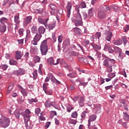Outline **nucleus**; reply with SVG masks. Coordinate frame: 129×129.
I'll list each match as a JSON object with an SVG mask.
<instances>
[{
    "label": "nucleus",
    "instance_id": "338daca9",
    "mask_svg": "<svg viewBox=\"0 0 129 129\" xmlns=\"http://www.w3.org/2000/svg\"><path fill=\"white\" fill-rule=\"evenodd\" d=\"M73 108H74L73 106H70L67 107V111H68V112H71V110H72V109H73Z\"/></svg>",
    "mask_w": 129,
    "mask_h": 129
},
{
    "label": "nucleus",
    "instance_id": "4be33fe9",
    "mask_svg": "<svg viewBox=\"0 0 129 129\" xmlns=\"http://www.w3.org/2000/svg\"><path fill=\"white\" fill-rule=\"evenodd\" d=\"M31 21H32V16H28L24 19V24H25V25H28V24L31 23Z\"/></svg>",
    "mask_w": 129,
    "mask_h": 129
},
{
    "label": "nucleus",
    "instance_id": "5701e85b",
    "mask_svg": "<svg viewBox=\"0 0 129 129\" xmlns=\"http://www.w3.org/2000/svg\"><path fill=\"white\" fill-rule=\"evenodd\" d=\"M103 66H105L106 67H109V66H110V65L109 64V60L108 59V57L104 60L103 62Z\"/></svg>",
    "mask_w": 129,
    "mask_h": 129
},
{
    "label": "nucleus",
    "instance_id": "79ce46f5",
    "mask_svg": "<svg viewBox=\"0 0 129 129\" xmlns=\"http://www.w3.org/2000/svg\"><path fill=\"white\" fill-rule=\"evenodd\" d=\"M69 123H70L71 124H76V123H77V121L73 119H70L69 120Z\"/></svg>",
    "mask_w": 129,
    "mask_h": 129
},
{
    "label": "nucleus",
    "instance_id": "ddd939ff",
    "mask_svg": "<svg viewBox=\"0 0 129 129\" xmlns=\"http://www.w3.org/2000/svg\"><path fill=\"white\" fill-rule=\"evenodd\" d=\"M49 21V19H43L40 17L38 18V22L39 24H41L42 25H44L45 26H46V24L48 23Z\"/></svg>",
    "mask_w": 129,
    "mask_h": 129
},
{
    "label": "nucleus",
    "instance_id": "412c9836",
    "mask_svg": "<svg viewBox=\"0 0 129 129\" xmlns=\"http://www.w3.org/2000/svg\"><path fill=\"white\" fill-rule=\"evenodd\" d=\"M38 33L40 35H43L45 34V32H46V28L43 26H40L38 29Z\"/></svg>",
    "mask_w": 129,
    "mask_h": 129
},
{
    "label": "nucleus",
    "instance_id": "f8f14e48",
    "mask_svg": "<svg viewBox=\"0 0 129 129\" xmlns=\"http://www.w3.org/2000/svg\"><path fill=\"white\" fill-rule=\"evenodd\" d=\"M104 35L105 36V39L108 42H110L112 37V32L110 31H108L104 33Z\"/></svg>",
    "mask_w": 129,
    "mask_h": 129
},
{
    "label": "nucleus",
    "instance_id": "393cba45",
    "mask_svg": "<svg viewBox=\"0 0 129 129\" xmlns=\"http://www.w3.org/2000/svg\"><path fill=\"white\" fill-rule=\"evenodd\" d=\"M114 45H116L117 46H119L122 44V40L121 39H117L113 41Z\"/></svg>",
    "mask_w": 129,
    "mask_h": 129
},
{
    "label": "nucleus",
    "instance_id": "f257e3e1",
    "mask_svg": "<svg viewBox=\"0 0 129 129\" xmlns=\"http://www.w3.org/2000/svg\"><path fill=\"white\" fill-rule=\"evenodd\" d=\"M47 39H45L42 41L40 44V51L41 54L43 55H46L47 52H48V45H47Z\"/></svg>",
    "mask_w": 129,
    "mask_h": 129
},
{
    "label": "nucleus",
    "instance_id": "a878e982",
    "mask_svg": "<svg viewBox=\"0 0 129 129\" xmlns=\"http://www.w3.org/2000/svg\"><path fill=\"white\" fill-rule=\"evenodd\" d=\"M100 38H101V32H96L94 35V39H98V41L99 42Z\"/></svg>",
    "mask_w": 129,
    "mask_h": 129
},
{
    "label": "nucleus",
    "instance_id": "1a4fd4ad",
    "mask_svg": "<svg viewBox=\"0 0 129 129\" xmlns=\"http://www.w3.org/2000/svg\"><path fill=\"white\" fill-rule=\"evenodd\" d=\"M66 9L67 10V17L68 18H70V15H71V10L72 9V4L71 2H68L67 6Z\"/></svg>",
    "mask_w": 129,
    "mask_h": 129
},
{
    "label": "nucleus",
    "instance_id": "ea45409f",
    "mask_svg": "<svg viewBox=\"0 0 129 129\" xmlns=\"http://www.w3.org/2000/svg\"><path fill=\"white\" fill-rule=\"evenodd\" d=\"M102 10H103L104 12H108V11H110V8L108 6H104L103 7Z\"/></svg>",
    "mask_w": 129,
    "mask_h": 129
},
{
    "label": "nucleus",
    "instance_id": "0e129e2a",
    "mask_svg": "<svg viewBox=\"0 0 129 129\" xmlns=\"http://www.w3.org/2000/svg\"><path fill=\"white\" fill-rule=\"evenodd\" d=\"M39 2L43 5H47V4H48V1H47V0H39Z\"/></svg>",
    "mask_w": 129,
    "mask_h": 129
},
{
    "label": "nucleus",
    "instance_id": "bf43d9fd",
    "mask_svg": "<svg viewBox=\"0 0 129 129\" xmlns=\"http://www.w3.org/2000/svg\"><path fill=\"white\" fill-rule=\"evenodd\" d=\"M24 29H20L19 30V35H20V36H23V35H24Z\"/></svg>",
    "mask_w": 129,
    "mask_h": 129
},
{
    "label": "nucleus",
    "instance_id": "bb28decb",
    "mask_svg": "<svg viewBox=\"0 0 129 129\" xmlns=\"http://www.w3.org/2000/svg\"><path fill=\"white\" fill-rule=\"evenodd\" d=\"M73 32H74L75 33H76L77 35H79L81 33V29L79 28H74L73 29Z\"/></svg>",
    "mask_w": 129,
    "mask_h": 129
},
{
    "label": "nucleus",
    "instance_id": "dca6fc26",
    "mask_svg": "<svg viewBox=\"0 0 129 129\" xmlns=\"http://www.w3.org/2000/svg\"><path fill=\"white\" fill-rule=\"evenodd\" d=\"M24 122L27 129H31L32 127H33V125L31 124V121H30V119L24 120Z\"/></svg>",
    "mask_w": 129,
    "mask_h": 129
},
{
    "label": "nucleus",
    "instance_id": "c85d7f7f",
    "mask_svg": "<svg viewBox=\"0 0 129 129\" xmlns=\"http://www.w3.org/2000/svg\"><path fill=\"white\" fill-rule=\"evenodd\" d=\"M28 100L29 104H32V103H34V102H38V99L36 98L28 99Z\"/></svg>",
    "mask_w": 129,
    "mask_h": 129
},
{
    "label": "nucleus",
    "instance_id": "7c9ffc66",
    "mask_svg": "<svg viewBox=\"0 0 129 129\" xmlns=\"http://www.w3.org/2000/svg\"><path fill=\"white\" fill-rule=\"evenodd\" d=\"M31 32L32 34H37V33H38V29H37V26H32L31 28Z\"/></svg>",
    "mask_w": 129,
    "mask_h": 129
},
{
    "label": "nucleus",
    "instance_id": "8fccbe9b",
    "mask_svg": "<svg viewBox=\"0 0 129 129\" xmlns=\"http://www.w3.org/2000/svg\"><path fill=\"white\" fill-rule=\"evenodd\" d=\"M35 112L36 115H39V114L40 113V112H41V109L40 108H36L35 110Z\"/></svg>",
    "mask_w": 129,
    "mask_h": 129
},
{
    "label": "nucleus",
    "instance_id": "4d7b16f0",
    "mask_svg": "<svg viewBox=\"0 0 129 129\" xmlns=\"http://www.w3.org/2000/svg\"><path fill=\"white\" fill-rule=\"evenodd\" d=\"M89 43H90V41L88 40L85 39L83 41V43L84 44V45L85 46V47H86V46H88Z\"/></svg>",
    "mask_w": 129,
    "mask_h": 129
},
{
    "label": "nucleus",
    "instance_id": "774afa93",
    "mask_svg": "<svg viewBox=\"0 0 129 129\" xmlns=\"http://www.w3.org/2000/svg\"><path fill=\"white\" fill-rule=\"evenodd\" d=\"M119 102L120 103H122V104H125V102H126V101H125V99H121L119 100Z\"/></svg>",
    "mask_w": 129,
    "mask_h": 129
},
{
    "label": "nucleus",
    "instance_id": "e433bc0d",
    "mask_svg": "<svg viewBox=\"0 0 129 129\" xmlns=\"http://www.w3.org/2000/svg\"><path fill=\"white\" fill-rule=\"evenodd\" d=\"M88 14L89 17H92L93 16V8H91L89 10Z\"/></svg>",
    "mask_w": 129,
    "mask_h": 129
},
{
    "label": "nucleus",
    "instance_id": "e2e57ef3",
    "mask_svg": "<svg viewBox=\"0 0 129 129\" xmlns=\"http://www.w3.org/2000/svg\"><path fill=\"white\" fill-rule=\"evenodd\" d=\"M83 17L84 20H86L87 18H88V16L87 15V13L85 12H83Z\"/></svg>",
    "mask_w": 129,
    "mask_h": 129
},
{
    "label": "nucleus",
    "instance_id": "9d476101",
    "mask_svg": "<svg viewBox=\"0 0 129 129\" xmlns=\"http://www.w3.org/2000/svg\"><path fill=\"white\" fill-rule=\"evenodd\" d=\"M98 17L100 19H104L106 17V14L104 12V10L103 9H101L98 11Z\"/></svg>",
    "mask_w": 129,
    "mask_h": 129
},
{
    "label": "nucleus",
    "instance_id": "c03bdc74",
    "mask_svg": "<svg viewBox=\"0 0 129 129\" xmlns=\"http://www.w3.org/2000/svg\"><path fill=\"white\" fill-rule=\"evenodd\" d=\"M37 70H35L33 73V79L36 80L37 79V77H38V74L37 73Z\"/></svg>",
    "mask_w": 129,
    "mask_h": 129
},
{
    "label": "nucleus",
    "instance_id": "052dcab7",
    "mask_svg": "<svg viewBox=\"0 0 129 129\" xmlns=\"http://www.w3.org/2000/svg\"><path fill=\"white\" fill-rule=\"evenodd\" d=\"M17 42H18V44L22 45L24 44V39H17Z\"/></svg>",
    "mask_w": 129,
    "mask_h": 129
},
{
    "label": "nucleus",
    "instance_id": "9b49d317",
    "mask_svg": "<svg viewBox=\"0 0 129 129\" xmlns=\"http://www.w3.org/2000/svg\"><path fill=\"white\" fill-rule=\"evenodd\" d=\"M72 21L73 23H74L76 27H78L79 26H83V22H82V20H76L75 18H72Z\"/></svg>",
    "mask_w": 129,
    "mask_h": 129
},
{
    "label": "nucleus",
    "instance_id": "423d86ee",
    "mask_svg": "<svg viewBox=\"0 0 129 129\" xmlns=\"http://www.w3.org/2000/svg\"><path fill=\"white\" fill-rule=\"evenodd\" d=\"M86 3L84 1L81 2L80 5H78L76 6L75 11L77 13H79L80 12V9H86Z\"/></svg>",
    "mask_w": 129,
    "mask_h": 129
},
{
    "label": "nucleus",
    "instance_id": "b1692460",
    "mask_svg": "<svg viewBox=\"0 0 129 129\" xmlns=\"http://www.w3.org/2000/svg\"><path fill=\"white\" fill-rule=\"evenodd\" d=\"M7 31V26L5 24L0 25V32L1 33H5Z\"/></svg>",
    "mask_w": 129,
    "mask_h": 129
},
{
    "label": "nucleus",
    "instance_id": "2f4dec72",
    "mask_svg": "<svg viewBox=\"0 0 129 129\" xmlns=\"http://www.w3.org/2000/svg\"><path fill=\"white\" fill-rule=\"evenodd\" d=\"M38 11L39 14H41L42 17H45L46 15V12H44V9L40 8L39 9H37Z\"/></svg>",
    "mask_w": 129,
    "mask_h": 129
},
{
    "label": "nucleus",
    "instance_id": "09e8293b",
    "mask_svg": "<svg viewBox=\"0 0 129 129\" xmlns=\"http://www.w3.org/2000/svg\"><path fill=\"white\" fill-rule=\"evenodd\" d=\"M114 50L115 51V52H117V53H119L121 52V49L117 46L114 47Z\"/></svg>",
    "mask_w": 129,
    "mask_h": 129
},
{
    "label": "nucleus",
    "instance_id": "4c0bfd02",
    "mask_svg": "<svg viewBox=\"0 0 129 129\" xmlns=\"http://www.w3.org/2000/svg\"><path fill=\"white\" fill-rule=\"evenodd\" d=\"M14 113L17 119H20V111L16 110Z\"/></svg>",
    "mask_w": 129,
    "mask_h": 129
},
{
    "label": "nucleus",
    "instance_id": "20e7f679",
    "mask_svg": "<svg viewBox=\"0 0 129 129\" xmlns=\"http://www.w3.org/2000/svg\"><path fill=\"white\" fill-rule=\"evenodd\" d=\"M61 61V58H58L56 60V62H55V60L54 59V58L53 57H50L49 58L47 59V61L48 64H49L50 65H58L59 63H60V61Z\"/></svg>",
    "mask_w": 129,
    "mask_h": 129
},
{
    "label": "nucleus",
    "instance_id": "864d4df0",
    "mask_svg": "<svg viewBox=\"0 0 129 129\" xmlns=\"http://www.w3.org/2000/svg\"><path fill=\"white\" fill-rule=\"evenodd\" d=\"M31 36V31L29 29L26 30V38H29Z\"/></svg>",
    "mask_w": 129,
    "mask_h": 129
},
{
    "label": "nucleus",
    "instance_id": "c9c22d12",
    "mask_svg": "<svg viewBox=\"0 0 129 129\" xmlns=\"http://www.w3.org/2000/svg\"><path fill=\"white\" fill-rule=\"evenodd\" d=\"M48 83H44L42 85V88L44 92L48 90Z\"/></svg>",
    "mask_w": 129,
    "mask_h": 129
},
{
    "label": "nucleus",
    "instance_id": "cd10ccee",
    "mask_svg": "<svg viewBox=\"0 0 129 129\" xmlns=\"http://www.w3.org/2000/svg\"><path fill=\"white\" fill-rule=\"evenodd\" d=\"M14 22L15 24H17V25H19V24H20V16L19 15H16L14 17Z\"/></svg>",
    "mask_w": 129,
    "mask_h": 129
},
{
    "label": "nucleus",
    "instance_id": "2eb2a0df",
    "mask_svg": "<svg viewBox=\"0 0 129 129\" xmlns=\"http://www.w3.org/2000/svg\"><path fill=\"white\" fill-rule=\"evenodd\" d=\"M49 8L52 10V12H51V15H54L55 14V12L57 11V7L56 5L53 4H50L48 5Z\"/></svg>",
    "mask_w": 129,
    "mask_h": 129
},
{
    "label": "nucleus",
    "instance_id": "6e6d98bb",
    "mask_svg": "<svg viewBox=\"0 0 129 129\" xmlns=\"http://www.w3.org/2000/svg\"><path fill=\"white\" fill-rule=\"evenodd\" d=\"M7 21H8V19L5 17H2L0 19V22L1 23H2V24H4V23L7 22Z\"/></svg>",
    "mask_w": 129,
    "mask_h": 129
},
{
    "label": "nucleus",
    "instance_id": "a18cd8bd",
    "mask_svg": "<svg viewBox=\"0 0 129 129\" xmlns=\"http://www.w3.org/2000/svg\"><path fill=\"white\" fill-rule=\"evenodd\" d=\"M72 117H73V118H77V116H78V113H77V112L74 111L72 113Z\"/></svg>",
    "mask_w": 129,
    "mask_h": 129
},
{
    "label": "nucleus",
    "instance_id": "4468645a",
    "mask_svg": "<svg viewBox=\"0 0 129 129\" xmlns=\"http://www.w3.org/2000/svg\"><path fill=\"white\" fill-rule=\"evenodd\" d=\"M15 53V59H16V60H21L22 57H23V55H24V54L20 51H16Z\"/></svg>",
    "mask_w": 129,
    "mask_h": 129
},
{
    "label": "nucleus",
    "instance_id": "aec40b11",
    "mask_svg": "<svg viewBox=\"0 0 129 129\" xmlns=\"http://www.w3.org/2000/svg\"><path fill=\"white\" fill-rule=\"evenodd\" d=\"M104 51H108L109 53H113L114 50L109 45H108L107 44H105L104 48Z\"/></svg>",
    "mask_w": 129,
    "mask_h": 129
},
{
    "label": "nucleus",
    "instance_id": "473e14b6",
    "mask_svg": "<svg viewBox=\"0 0 129 129\" xmlns=\"http://www.w3.org/2000/svg\"><path fill=\"white\" fill-rule=\"evenodd\" d=\"M75 20H82V17L81 16V14H80V11L77 12L76 15L75 16Z\"/></svg>",
    "mask_w": 129,
    "mask_h": 129
},
{
    "label": "nucleus",
    "instance_id": "f3484780",
    "mask_svg": "<svg viewBox=\"0 0 129 129\" xmlns=\"http://www.w3.org/2000/svg\"><path fill=\"white\" fill-rule=\"evenodd\" d=\"M84 97L81 96L80 97L79 99V105L81 107H83V106H84V105H85V103H84Z\"/></svg>",
    "mask_w": 129,
    "mask_h": 129
},
{
    "label": "nucleus",
    "instance_id": "f704fd0d",
    "mask_svg": "<svg viewBox=\"0 0 129 129\" xmlns=\"http://www.w3.org/2000/svg\"><path fill=\"white\" fill-rule=\"evenodd\" d=\"M68 76L71 78H74L76 77V72H73L70 74H68Z\"/></svg>",
    "mask_w": 129,
    "mask_h": 129
},
{
    "label": "nucleus",
    "instance_id": "c756f323",
    "mask_svg": "<svg viewBox=\"0 0 129 129\" xmlns=\"http://www.w3.org/2000/svg\"><path fill=\"white\" fill-rule=\"evenodd\" d=\"M33 61L35 63H39L41 61V58L39 56H35L33 58Z\"/></svg>",
    "mask_w": 129,
    "mask_h": 129
},
{
    "label": "nucleus",
    "instance_id": "0eeeda50",
    "mask_svg": "<svg viewBox=\"0 0 129 129\" xmlns=\"http://www.w3.org/2000/svg\"><path fill=\"white\" fill-rule=\"evenodd\" d=\"M44 105L46 108H50L51 106H53L54 108H56V103L54 101H50V100L48 99L46 101Z\"/></svg>",
    "mask_w": 129,
    "mask_h": 129
},
{
    "label": "nucleus",
    "instance_id": "3c124183",
    "mask_svg": "<svg viewBox=\"0 0 129 129\" xmlns=\"http://www.w3.org/2000/svg\"><path fill=\"white\" fill-rule=\"evenodd\" d=\"M107 68L108 69L107 70V72L111 73V72H112V66H111V64H110L109 67H107Z\"/></svg>",
    "mask_w": 129,
    "mask_h": 129
},
{
    "label": "nucleus",
    "instance_id": "39448f33",
    "mask_svg": "<svg viewBox=\"0 0 129 129\" xmlns=\"http://www.w3.org/2000/svg\"><path fill=\"white\" fill-rule=\"evenodd\" d=\"M21 114L23 116L24 120H27V119H30V117H31L30 115L31 114V111L29 109H26Z\"/></svg>",
    "mask_w": 129,
    "mask_h": 129
},
{
    "label": "nucleus",
    "instance_id": "69168bd1",
    "mask_svg": "<svg viewBox=\"0 0 129 129\" xmlns=\"http://www.w3.org/2000/svg\"><path fill=\"white\" fill-rule=\"evenodd\" d=\"M52 41H53L54 42H56L57 38H56L55 33H52Z\"/></svg>",
    "mask_w": 129,
    "mask_h": 129
},
{
    "label": "nucleus",
    "instance_id": "de8ad7c7",
    "mask_svg": "<svg viewBox=\"0 0 129 129\" xmlns=\"http://www.w3.org/2000/svg\"><path fill=\"white\" fill-rule=\"evenodd\" d=\"M107 77H108L109 78H111L112 79L114 77H115V73H110V74H108L107 75Z\"/></svg>",
    "mask_w": 129,
    "mask_h": 129
},
{
    "label": "nucleus",
    "instance_id": "72a5a7b5",
    "mask_svg": "<svg viewBox=\"0 0 129 129\" xmlns=\"http://www.w3.org/2000/svg\"><path fill=\"white\" fill-rule=\"evenodd\" d=\"M9 63L10 65H18V61H16L15 60L13 59H11L10 60Z\"/></svg>",
    "mask_w": 129,
    "mask_h": 129
},
{
    "label": "nucleus",
    "instance_id": "5fc2aeb1",
    "mask_svg": "<svg viewBox=\"0 0 129 129\" xmlns=\"http://www.w3.org/2000/svg\"><path fill=\"white\" fill-rule=\"evenodd\" d=\"M21 93H22L23 95L24 96H27L28 95V93H27V91L24 89H22L21 90Z\"/></svg>",
    "mask_w": 129,
    "mask_h": 129
},
{
    "label": "nucleus",
    "instance_id": "603ef678",
    "mask_svg": "<svg viewBox=\"0 0 129 129\" xmlns=\"http://www.w3.org/2000/svg\"><path fill=\"white\" fill-rule=\"evenodd\" d=\"M122 40L123 42L124 45H126V44L127 43V40H126V37L122 36Z\"/></svg>",
    "mask_w": 129,
    "mask_h": 129
},
{
    "label": "nucleus",
    "instance_id": "a19ab883",
    "mask_svg": "<svg viewBox=\"0 0 129 129\" xmlns=\"http://www.w3.org/2000/svg\"><path fill=\"white\" fill-rule=\"evenodd\" d=\"M93 48L95 50V51H96L97 50H100V49H101V46H100V45L95 44L93 46Z\"/></svg>",
    "mask_w": 129,
    "mask_h": 129
},
{
    "label": "nucleus",
    "instance_id": "13d9d810",
    "mask_svg": "<svg viewBox=\"0 0 129 129\" xmlns=\"http://www.w3.org/2000/svg\"><path fill=\"white\" fill-rule=\"evenodd\" d=\"M62 40H63V36L62 35L58 36V43H62Z\"/></svg>",
    "mask_w": 129,
    "mask_h": 129
},
{
    "label": "nucleus",
    "instance_id": "6ab92c4d",
    "mask_svg": "<svg viewBox=\"0 0 129 129\" xmlns=\"http://www.w3.org/2000/svg\"><path fill=\"white\" fill-rule=\"evenodd\" d=\"M94 112H95V113H100L101 109V108H100V106H99V105H94Z\"/></svg>",
    "mask_w": 129,
    "mask_h": 129
},
{
    "label": "nucleus",
    "instance_id": "7ed1b4c3",
    "mask_svg": "<svg viewBox=\"0 0 129 129\" xmlns=\"http://www.w3.org/2000/svg\"><path fill=\"white\" fill-rule=\"evenodd\" d=\"M42 38V35L39 33H36L34 36L33 40L31 41V43L34 46L38 45V42H40V40Z\"/></svg>",
    "mask_w": 129,
    "mask_h": 129
},
{
    "label": "nucleus",
    "instance_id": "49530a36",
    "mask_svg": "<svg viewBox=\"0 0 129 129\" xmlns=\"http://www.w3.org/2000/svg\"><path fill=\"white\" fill-rule=\"evenodd\" d=\"M123 118L124 120H129V115L127 114V113H124Z\"/></svg>",
    "mask_w": 129,
    "mask_h": 129
},
{
    "label": "nucleus",
    "instance_id": "58836bf2",
    "mask_svg": "<svg viewBox=\"0 0 129 129\" xmlns=\"http://www.w3.org/2000/svg\"><path fill=\"white\" fill-rule=\"evenodd\" d=\"M9 68V66L8 64H3L0 66V69H2V70H7Z\"/></svg>",
    "mask_w": 129,
    "mask_h": 129
},
{
    "label": "nucleus",
    "instance_id": "6e6552de",
    "mask_svg": "<svg viewBox=\"0 0 129 129\" xmlns=\"http://www.w3.org/2000/svg\"><path fill=\"white\" fill-rule=\"evenodd\" d=\"M96 117H97V116H96V115H92L89 116V118L88 120V127L89 129H92L91 122H92V121H94V120L96 119Z\"/></svg>",
    "mask_w": 129,
    "mask_h": 129
},
{
    "label": "nucleus",
    "instance_id": "f03ea898",
    "mask_svg": "<svg viewBox=\"0 0 129 129\" xmlns=\"http://www.w3.org/2000/svg\"><path fill=\"white\" fill-rule=\"evenodd\" d=\"M11 120L9 118H6L4 116H2V118H0V126L6 128L10 125Z\"/></svg>",
    "mask_w": 129,
    "mask_h": 129
},
{
    "label": "nucleus",
    "instance_id": "a211bd4d",
    "mask_svg": "<svg viewBox=\"0 0 129 129\" xmlns=\"http://www.w3.org/2000/svg\"><path fill=\"white\" fill-rule=\"evenodd\" d=\"M56 27V23H50L49 24H46L45 28L48 30H53Z\"/></svg>",
    "mask_w": 129,
    "mask_h": 129
},
{
    "label": "nucleus",
    "instance_id": "37998d69",
    "mask_svg": "<svg viewBox=\"0 0 129 129\" xmlns=\"http://www.w3.org/2000/svg\"><path fill=\"white\" fill-rule=\"evenodd\" d=\"M44 92L47 95H52L53 94V91L52 90H47Z\"/></svg>",
    "mask_w": 129,
    "mask_h": 129
},
{
    "label": "nucleus",
    "instance_id": "680f3d73",
    "mask_svg": "<svg viewBox=\"0 0 129 129\" xmlns=\"http://www.w3.org/2000/svg\"><path fill=\"white\" fill-rule=\"evenodd\" d=\"M87 82H81L79 84V86H86L87 85Z\"/></svg>",
    "mask_w": 129,
    "mask_h": 129
}]
</instances>
